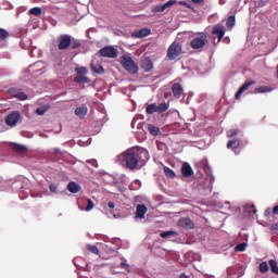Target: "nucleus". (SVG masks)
<instances>
[{
	"label": "nucleus",
	"instance_id": "f257e3e1",
	"mask_svg": "<svg viewBox=\"0 0 278 278\" xmlns=\"http://www.w3.org/2000/svg\"><path fill=\"white\" fill-rule=\"evenodd\" d=\"M122 157L129 170H136L149 162V152L144 149L131 148L124 152Z\"/></svg>",
	"mask_w": 278,
	"mask_h": 278
},
{
	"label": "nucleus",
	"instance_id": "f03ea898",
	"mask_svg": "<svg viewBox=\"0 0 278 278\" xmlns=\"http://www.w3.org/2000/svg\"><path fill=\"white\" fill-rule=\"evenodd\" d=\"M210 42V36L205 33H200L197 36L192 38L190 41L191 49L199 51L200 49H203L206 47V45Z\"/></svg>",
	"mask_w": 278,
	"mask_h": 278
},
{
	"label": "nucleus",
	"instance_id": "7ed1b4c3",
	"mask_svg": "<svg viewBox=\"0 0 278 278\" xmlns=\"http://www.w3.org/2000/svg\"><path fill=\"white\" fill-rule=\"evenodd\" d=\"M121 64L123 68L127 71V73H130V75H136V73H138V64L134 62V59H131V56L123 55L121 58Z\"/></svg>",
	"mask_w": 278,
	"mask_h": 278
},
{
	"label": "nucleus",
	"instance_id": "20e7f679",
	"mask_svg": "<svg viewBox=\"0 0 278 278\" xmlns=\"http://www.w3.org/2000/svg\"><path fill=\"white\" fill-rule=\"evenodd\" d=\"M73 45V37L71 35H61L56 38V47L59 51H66Z\"/></svg>",
	"mask_w": 278,
	"mask_h": 278
},
{
	"label": "nucleus",
	"instance_id": "39448f33",
	"mask_svg": "<svg viewBox=\"0 0 278 278\" xmlns=\"http://www.w3.org/2000/svg\"><path fill=\"white\" fill-rule=\"evenodd\" d=\"M76 76L74 78V81L76 84H90V78H88V68L87 67H77L76 70Z\"/></svg>",
	"mask_w": 278,
	"mask_h": 278
},
{
	"label": "nucleus",
	"instance_id": "423d86ee",
	"mask_svg": "<svg viewBox=\"0 0 278 278\" xmlns=\"http://www.w3.org/2000/svg\"><path fill=\"white\" fill-rule=\"evenodd\" d=\"M98 55H100V58L114 60L115 58H118V49L112 46H106L98 51Z\"/></svg>",
	"mask_w": 278,
	"mask_h": 278
},
{
	"label": "nucleus",
	"instance_id": "0eeeda50",
	"mask_svg": "<svg viewBox=\"0 0 278 278\" xmlns=\"http://www.w3.org/2000/svg\"><path fill=\"white\" fill-rule=\"evenodd\" d=\"M179 55H181V45H179L177 41H174L167 49V58L168 60H177Z\"/></svg>",
	"mask_w": 278,
	"mask_h": 278
},
{
	"label": "nucleus",
	"instance_id": "6e6552de",
	"mask_svg": "<svg viewBox=\"0 0 278 278\" xmlns=\"http://www.w3.org/2000/svg\"><path fill=\"white\" fill-rule=\"evenodd\" d=\"M18 121H21V112L13 111L9 115H7L4 123L5 125H8V127H16Z\"/></svg>",
	"mask_w": 278,
	"mask_h": 278
},
{
	"label": "nucleus",
	"instance_id": "1a4fd4ad",
	"mask_svg": "<svg viewBox=\"0 0 278 278\" xmlns=\"http://www.w3.org/2000/svg\"><path fill=\"white\" fill-rule=\"evenodd\" d=\"M227 149H231L235 155H240V152L242 151V141L240 139L229 140L227 142Z\"/></svg>",
	"mask_w": 278,
	"mask_h": 278
},
{
	"label": "nucleus",
	"instance_id": "9d476101",
	"mask_svg": "<svg viewBox=\"0 0 278 278\" xmlns=\"http://www.w3.org/2000/svg\"><path fill=\"white\" fill-rule=\"evenodd\" d=\"M175 4H177V0H169L165 4H156L152 7L151 12H153V14H157V12H165L168 8Z\"/></svg>",
	"mask_w": 278,
	"mask_h": 278
},
{
	"label": "nucleus",
	"instance_id": "9b49d317",
	"mask_svg": "<svg viewBox=\"0 0 278 278\" xmlns=\"http://www.w3.org/2000/svg\"><path fill=\"white\" fill-rule=\"evenodd\" d=\"M178 227H182L184 229H194V222H192L190 217H181L178 220Z\"/></svg>",
	"mask_w": 278,
	"mask_h": 278
},
{
	"label": "nucleus",
	"instance_id": "f8f14e48",
	"mask_svg": "<svg viewBox=\"0 0 278 278\" xmlns=\"http://www.w3.org/2000/svg\"><path fill=\"white\" fill-rule=\"evenodd\" d=\"M212 34L218 37V42L225 38V26L217 24L213 27Z\"/></svg>",
	"mask_w": 278,
	"mask_h": 278
},
{
	"label": "nucleus",
	"instance_id": "ddd939ff",
	"mask_svg": "<svg viewBox=\"0 0 278 278\" xmlns=\"http://www.w3.org/2000/svg\"><path fill=\"white\" fill-rule=\"evenodd\" d=\"M255 84V80H250V81H247L244 83L240 88L239 90L236 92L235 94V99H240V97H242V94L244 93L245 90H249L250 86H254Z\"/></svg>",
	"mask_w": 278,
	"mask_h": 278
},
{
	"label": "nucleus",
	"instance_id": "4468645a",
	"mask_svg": "<svg viewBox=\"0 0 278 278\" xmlns=\"http://www.w3.org/2000/svg\"><path fill=\"white\" fill-rule=\"evenodd\" d=\"M172 92L175 99H181V97H184V87L181 86V84L175 83L172 86Z\"/></svg>",
	"mask_w": 278,
	"mask_h": 278
},
{
	"label": "nucleus",
	"instance_id": "2eb2a0df",
	"mask_svg": "<svg viewBox=\"0 0 278 278\" xmlns=\"http://www.w3.org/2000/svg\"><path fill=\"white\" fill-rule=\"evenodd\" d=\"M181 175L182 177H192L194 175V170L192 169V166H190L188 163H184L181 167Z\"/></svg>",
	"mask_w": 278,
	"mask_h": 278
},
{
	"label": "nucleus",
	"instance_id": "dca6fc26",
	"mask_svg": "<svg viewBox=\"0 0 278 278\" xmlns=\"http://www.w3.org/2000/svg\"><path fill=\"white\" fill-rule=\"evenodd\" d=\"M11 149H13V151L15 153H18L20 155H25L27 154V147L23 146V144H18V143H11Z\"/></svg>",
	"mask_w": 278,
	"mask_h": 278
},
{
	"label": "nucleus",
	"instance_id": "f3484780",
	"mask_svg": "<svg viewBox=\"0 0 278 278\" xmlns=\"http://www.w3.org/2000/svg\"><path fill=\"white\" fill-rule=\"evenodd\" d=\"M151 35V29L142 28L140 30H136L132 33L134 38H147V36Z\"/></svg>",
	"mask_w": 278,
	"mask_h": 278
},
{
	"label": "nucleus",
	"instance_id": "a211bd4d",
	"mask_svg": "<svg viewBox=\"0 0 278 278\" xmlns=\"http://www.w3.org/2000/svg\"><path fill=\"white\" fill-rule=\"evenodd\" d=\"M147 206L144 204H138L136 207V218H144V215L147 214Z\"/></svg>",
	"mask_w": 278,
	"mask_h": 278
},
{
	"label": "nucleus",
	"instance_id": "6ab92c4d",
	"mask_svg": "<svg viewBox=\"0 0 278 278\" xmlns=\"http://www.w3.org/2000/svg\"><path fill=\"white\" fill-rule=\"evenodd\" d=\"M68 192H72V194H77V192L81 191V186L75 181H71L67 185Z\"/></svg>",
	"mask_w": 278,
	"mask_h": 278
},
{
	"label": "nucleus",
	"instance_id": "aec40b11",
	"mask_svg": "<svg viewBox=\"0 0 278 278\" xmlns=\"http://www.w3.org/2000/svg\"><path fill=\"white\" fill-rule=\"evenodd\" d=\"M75 114L79 118H84L86 116V114H88V106H86V104H83V105L76 108Z\"/></svg>",
	"mask_w": 278,
	"mask_h": 278
},
{
	"label": "nucleus",
	"instance_id": "412c9836",
	"mask_svg": "<svg viewBox=\"0 0 278 278\" xmlns=\"http://www.w3.org/2000/svg\"><path fill=\"white\" fill-rule=\"evenodd\" d=\"M90 67H91V71H93V73H97V75H103V73H105L103 65L94 63V61L91 62Z\"/></svg>",
	"mask_w": 278,
	"mask_h": 278
},
{
	"label": "nucleus",
	"instance_id": "4be33fe9",
	"mask_svg": "<svg viewBox=\"0 0 278 278\" xmlns=\"http://www.w3.org/2000/svg\"><path fill=\"white\" fill-rule=\"evenodd\" d=\"M141 68H143L146 73H151V71H153V62L151 59L143 60Z\"/></svg>",
	"mask_w": 278,
	"mask_h": 278
},
{
	"label": "nucleus",
	"instance_id": "5701e85b",
	"mask_svg": "<svg viewBox=\"0 0 278 278\" xmlns=\"http://www.w3.org/2000/svg\"><path fill=\"white\" fill-rule=\"evenodd\" d=\"M12 94L15 99H18V101H27V94L22 90H12Z\"/></svg>",
	"mask_w": 278,
	"mask_h": 278
},
{
	"label": "nucleus",
	"instance_id": "b1692460",
	"mask_svg": "<svg viewBox=\"0 0 278 278\" xmlns=\"http://www.w3.org/2000/svg\"><path fill=\"white\" fill-rule=\"evenodd\" d=\"M255 94H264L266 92H273V87L270 86H261L255 88Z\"/></svg>",
	"mask_w": 278,
	"mask_h": 278
},
{
	"label": "nucleus",
	"instance_id": "393cba45",
	"mask_svg": "<svg viewBox=\"0 0 278 278\" xmlns=\"http://www.w3.org/2000/svg\"><path fill=\"white\" fill-rule=\"evenodd\" d=\"M233 25H236V16L235 15H230L227 21H226V27L228 29H232Z\"/></svg>",
	"mask_w": 278,
	"mask_h": 278
},
{
	"label": "nucleus",
	"instance_id": "a878e982",
	"mask_svg": "<svg viewBox=\"0 0 278 278\" xmlns=\"http://www.w3.org/2000/svg\"><path fill=\"white\" fill-rule=\"evenodd\" d=\"M148 131L151 134V136H157L160 134V128L155 125L149 124Z\"/></svg>",
	"mask_w": 278,
	"mask_h": 278
},
{
	"label": "nucleus",
	"instance_id": "bb28decb",
	"mask_svg": "<svg viewBox=\"0 0 278 278\" xmlns=\"http://www.w3.org/2000/svg\"><path fill=\"white\" fill-rule=\"evenodd\" d=\"M269 267L274 275H278V264L275 260H269Z\"/></svg>",
	"mask_w": 278,
	"mask_h": 278
},
{
	"label": "nucleus",
	"instance_id": "cd10ccee",
	"mask_svg": "<svg viewBox=\"0 0 278 278\" xmlns=\"http://www.w3.org/2000/svg\"><path fill=\"white\" fill-rule=\"evenodd\" d=\"M29 14L33 16H40V14H42V9L40 7H35L29 10Z\"/></svg>",
	"mask_w": 278,
	"mask_h": 278
},
{
	"label": "nucleus",
	"instance_id": "c85d7f7f",
	"mask_svg": "<svg viewBox=\"0 0 278 278\" xmlns=\"http://www.w3.org/2000/svg\"><path fill=\"white\" fill-rule=\"evenodd\" d=\"M154 112H157V105H155L154 103L149 104V105L146 108V113H147V114H154Z\"/></svg>",
	"mask_w": 278,
	"mask_h": 278
},
{
	"label": "nucleus",
	"instance_id": "c756f323",
	"mask_svg": "<svg viewBox=\"0 0 278 278\" xmlns=\"http://www.w3.org/2000/svg\"><path fill=\"white\" fill-rule=\"evenodd\" d=\"M238 134H240V129H238V128L229 129L227 131V138H236V136H238Z\"/></svg>",
	"mask_w": 278,
	"mask_h": 278
},
{
	"label": "nucleus",
	"instance_id": "7c9ffc66",
	"mask_svg": "<svg viewBox=\"0 0 278 278\" xmlns=\"http://www.w3.org/2000/svg\"><path fill=\"white\" fill-rule=\"evenodd\" d=\"M164 173L169 179H175V172L170 167H164Z\"/></svg>",
	"mask_w": 278,
	"mask_h": 278
},
{
	"label": "nucleus",
	"instance_id": "2f4dec72",
	"mask_svg": "<svg viewBox=\"0 0 278 278\" xmlns=\"http://www.w3.org/2000/svg\"><path fill=\"white\" fill-rule=\"evenodd\" d=\"M166 110H168V105L166 104V102L161 103L160 105L156 106V112L159 114H162V112H166Z\"/></svg>",
	"mask_w": 278,
	"mask_h": 278
},
{
	"label": "nucleus",
	"instance_id": "473e14b6",
	"mask_svg": "<svg viewBox=\"0 0 278 278\" xmlns=\"http://www.w3.org/2000/svg\"><path fill=\"white\" fill-rule=\"evenodd\" d=\"M10 37V33L3 28H0V41L5 40V38Z\"/></svg>",
	"mask_w": 278,
	"mask_h": 278
},
{
	"label": "nucleus",
	"instance_id": "72a5a7b5",
	"mask_svg": "<svg viewBox=\"0 0 278 278\" xmlns=\"http://www.w3.org/2000/svg\"><path fill=\"white\" fill-rule=\"evenodd\" d=\"M260 273H268V263L263 262L258 266Z\"/></svg>",
	"mask_w": 278,
	"mask_h": 278
},
{
	"label": "nucleus",
	"instance_id": "f704fd0d",
	"mask_svg": "<svg viewBox=\"0 0 278 278\" xmlns=\"http://www.w3.org/2000/svg\"><path fill=\"white\" fill-rule=\"evenodd\" d=\"M245 212H248V214H256V210H255V205L253 204H248L245 206Z\"/></svg>",
	"mask_w": 278,
	"mask_h": 278
},
{
	"label": "nucleus",
	"instance_id": "c9c22d12",
	"mask_svg": "<svg viewBox=\"0 0 278 278\" xmlns=\"http://www.w3.org/2000/svg\"><path fill=\"white\" fill-rule=\"evenodd\" d=\"M87 250L93 255H99V248L97 245H87Z\"/></svg>",
	"mask_w": 278,
	"mask_h": 278
},
{
	"label": "nucleus",
	"instance_id": "e433bc0d",
	"mask_svg": "<svg viewBox=\"0 0 278 278\" xmlns=\"http://www.w3.org/2000/svg\"><path fill=\"white\" fill-rule=\"evenodd\" d=\"M170 236H177V232L168 230L161 233V238H170Z\"/></svg>",
	"mask_w": 278,
	"mask_h": 278
},
{
	"label": "nucleus",
	"instance_id": "4c0bfd02",
	"mask_svg": "<svg viewBox=\"0 0 278 278\" xmlns=\"http://www.w3.org/2000/svg\"><path fill=\"white\" fill-rule=\"evenodd\" d=\"M94 207V202L92 200L87 199V206L85 208V212H90Z\"/></svg>",
	"mask_w": 278,
	"mask_h": 278
},
{
	"label": "nucleus",
	"instance_id": "58836bf2",
	"mask_svg": "<svg viewBox=\"0 0 278 278\" xmlns=\"http://www.w3.org/2000/svg\"><path fill=\"white\" fill-rule=\"evenodd\" d=\"M247 250V243H239L235 247V251L242 252Z\"/></svg>",
	"mask_w": 278,
	"mask_h": 278
},
{
	"label": "nucleus",
	"instance_id": "ea45409f",
	"mask_svg": "<svg viewBox=\"0 0 278 278\" xmlns=\"http://www.w3.org/2000/svg\"><path fill=\"white\" fill-rule=\"evenodd\" d=\"M176 3H178V5H185V8H189V10H192V4H190L189 1L180 0V1H177Z\"/></svg>",
	"mask_w": 278,
	"mask_h": 278
},
{
	"label": "nucleus",
	"instance_id": "a19ab883",
	"mask_svg": "<svg viewBox=\"0 0 278 278\" xmlns=\"http://www.w3.org/2000/svg\"><path fill=\"white\" fill-rule=\"evenodd\" d=\"M46 112H47V109H45V108H38L36 110V114H38V116H43L46 114Z\"/></svg>",
	"mask_w": 278,
	"mask_h": 278
},
{
	"label": "nucleus",
	"instance_id": "79ce46f5",
	"mask_svg": "<svg viewBox=\"0 0 278 278\" xmlns=\"http://www.w3.org/2000/svg\"><path fill=\"white\" fill-rule=\"evenodd\" d=\"M70 47H71V49H73V50L79 49V47H81V42L75 41V42H73Z\"/></svg>",
	"mask_w": 278,
	"mask_h": 278
},
{
	"label": "nucleus",
	"instance_id": "37998d69",
	"mask_svg": "<svg viewBox=\"0 0 278 278\" xmlns=\"http://www.w3.org/2000/svg\"><path fill=\"white\" fill-rule=\"evenodd\" d=\"M49 188H50V192L58 194V187L55 185L51 184Z\"/></svg>",
	"mask_w": 278,
	"mask_h": 278
},
{
	"label": "nucleus",
	"instance_id": "c03bdc74",
	"mask_svg": "<svg viewBox=\"0 0 278 278\" xmlns=\"http://www.w3.org/2000/svg\"><path fill=\"white\" fill-rule=\"evenodd\" d=\"M119 268H125L127 273H129V265H127L125 262L119 264Z\"/></svg>",
	"mask_w": 278,
	"mask_h": 278
},
{
	"label": "nucleus",
	"instance_id": "a18cd8bd",
	"mask_svg": "<svg viewBox=\"0 0 278 278\" xmlns=\"http://www.w3.org/2000/svg\"><path fill=\"white\" fill-rule=\"evenodd\" d=\"M87 163H88V164H91V166H94L96 168L99 166V165L97 164V160H89V161H87Z\"/></svg>",
	"mask_w": 278,
	"mask_h": 278
},
{
	"label": "nucleus",
	"instance_id": "49530a36",
	"mask_svg": "<svg viewBox=\"0 0 278 278\" xmlns=\"http://www.w3.org/2000/svg\"><path fill=\"white\" fill-rule=\"evenodd\" d=\"M108 207H110V210H114V207H116V204L114 202H109Z\"/></svg>",
	"mask_w": 278,
	"mask_h": 278
},
{
	"label": "nucleus",
	"instance_id": "de8ad7c7",
	"mask_svg": "<svg viewBox=\"0 0 278 278\" xmlns=\"http://www.w3.org/2000/svg\"><path fill=\"white\" fill-rule=\"evenodd\" d=\"M205 0H191V3H197V4H199V3H203Z\"/></svg>",
	"mask_w": 278,
	"mask_h": 278
},
{
	"label": "nucleus",
	"instance_id": "09e8293b",
	"mask_svg": "<svg viewBox=\"0 0 278 278\" xmlns=\"http://www.w3.org/2000/svg\"><path fill=\"white\" fill-rule=\"evenodd\" d=\"M54 153L55 155H60L62 153V150H60V148L54 149Z\"/></svg>",
	"mask_w": 278,
	"mask_h": 278
},
{
	"label": "nucleus",
	"instance_id": "8fccbe9b",
	"mask_svg": "<svg viewBox=\"0 0 278 278\" xmlns=\"http://www.w3.org/2000/svg\"><path fill=\"white\" fill-rule=\"evenodd\" d=\"M273 214H275V215L278 214V205L274 206V208H273Z\"/></svg>",
	"mask_w": 278,
	"mask_h": 278
},
{
	"label": "nucleus",
	"instance_id": "3c124183",
	"mask_svg": "<svg viewBox=\"0 0 278 278\" xmlns=\"http://www.w3.org/2000/svg\"><path fill=\"white\" fill-rule=\"evenodd\" d=\"M271 229H273L274 231H278V224H274V225L271 226Z\"/></svg>",
	"mask_w": 278,
	"mask_h": 278
},
{
	"label": "nucleus",
	"instance_id": "603ef678",
	"mask_svg": "<svg viewBox=\"0 0 278 278\" xmlns=\"http://www.w3.org/2000/svg\"><path fill=\"white\" fill-rule=\"evenodd\" d=\"M265 216H270V208L265 210Z\"/></svg>",
	"mask_w": 278,
	"mask_h": 278
},
{
	"label": "nucleus",
	"instance_id": "864d4df0",
	"mask_svg": "<svg viewBox=\"0 0 278 278\" xmlns=\"http://www.w3.org/2000/svg\"><path fill=\"white\" fill-rule=\"evenodd\" d=\"M179 278H190V276H188L186 274H180Z\"/></svg>",
	"mask_w": 278,
	"mask_h": 278
},
{
	"label": "nucleus",
	"instance_id": "5fc2aeb1",
	"mask_svg": "<svg viewBox=\"0 0 278 278\" xmlns=\"http://www.w3.org/2000/svg\"><path fill=\"white\" fill-rule=\"evenodd\" d=\"M53 3H62V0H51Z\"/></svg>",
	"mask_w": 278,
	"mask_h": 278
},
{
	"label": "nucleus",
	"instance_id": "6e6d98bb",
	"mask_svg": "<svg viewBox=\"0 0 278 278\" xmlns=\"http://www.w3.org/2000/svg\"><path fill=\"white\" fill-rule=\"evenodd\" d=\"M220 5H225V0H219Z\"/></svg>",
	"mask_w": 278,
	"mask_h": 278
}]
</instances>
